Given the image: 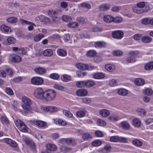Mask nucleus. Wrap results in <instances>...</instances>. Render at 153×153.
Instances as JSON below:
<instances>
[{"label": "nucleus", "mask_w": 153, "mask_h": 153, "mask_svg": "<svg viewBox=\"0 0 153 153\" xmlns=\"http://www.w3.org/2000/svg\"><path fill=\"white\" fill-rule=\"evenodd\" d=\"M26 143L30 146L31 150L36 153V147L35 143L32 140L28 138H26L25 139Z\"/></svg>", "instance_id": "obj_7"}, {"label": "nucleus", "mask_w": 153, "mask_h": 153, "mask_svg": "<svg viewBox=\"0 0 153 153\" xmlns=\"http://www.w3.org/2000/svg\"><path fill=\"white\" fill-rule=\"evenodd\" d=\"M105 68L108 71L112 72L114 71L115 67V66L113 64H108L105 65Z\"/></svg>", "instance_id": "obj_20"}, {"label": "nucleus", "mask_w": 153, "mask_h": 153, "mask_svg": "<svg viewBox=\"0 0 153 153\" xmlns=\"http://www.w3.org/2000/svg\"><path fill=\"white\" fill-rule=\"evenodd\" d=\"M22 101L24 104H26L28 105H30L32 103V102L30 99L26 97H22Z\"/></svg>", "instance_id": "obj_25"}, {"label": "nucleus", "mask_w": 153, "mask_h": 153, "mask_svg": "<svg viewBox=\"0 0 153 153\" xmlns=\"http://www.w3.org/2000/svg\"><path fill=\"white\" fill-rule=\"evenodd\" d=\"M31 83L35 85H40L43 82V80L42 78L39 77H34L31 79Z\"/></svg>", "instance_id": "obj_6"}, {"label": "nucleus", "mask_w": 153, "mask_h": 153, "mask_svg": "<svg viewBox=\"0 0 153 153\" xmlns=\"http://www.w3.org/2000/svg\"><path fill=\"white\" fill-rule=\"evenodd\" d=\"M117 93L120 95L125 96L128 94V91L125 89L120 88L118 90Z\"/></svg>", "instance_id": "obj_29"}, {"label": "nucleus", "mask_w": 153, "mask_h": 153, "mask_svg": "<svg viewBox=\"0 0 153 153\" xmlns=\"http://www.w3.org/2000/svg\"><path fill=\"white\" fill-rule=\"evenodd\" d=\"M0 121L3 124L7 125L9 123V121L6 116H2L0 119Z\"/></svg>", "instance_id": "obj_41"}, {"label": "nucleus", "mask_w": 153, "mask_h": 153, "mask_svg": "<svg viewBox=\"0 0 153 153\" xmlns=\"http://www.w3.org/2000/svg\"><path fill=\"white\" fill-rule=\"evenodd\" d=\"M143 93L146 95L150 96L153 94V92L151 89L146 88L143 91Z\"/></svg>", "instance_id": "obj_50"}, {"label": "nucleus", "mask_w": 153, "mask_h": 153, "mask_svg": "<svg viewBox=\"0 0 153 153\" xmlns=\"http://www.w3.org/2000/svg\"><path fill=\"white\" fill-rule=\"evenodd\" d=\"M139 52L138 51H132L129 53L130 55L126 59V61L129 63L135 62L136 60L134 57L136 56L139 54Z\"/></svg>", "instance_id": "obj_2"}, {"label": "nucleus", "mask_w": 153, "mask_h": 153, "mask_svg": "<svg viewBox=\"0 0 153 153\" xmlns=\"http://www.w3.org/2000/svg\"><path fill=\"white\" fill-rule=\"evenodd\" d=\"M112 35L114 38L120 39L123 37V33L120 30H116L112 33Z\"/></svg>", "instance_id": "obj_8"}, {"label": "nucleus", "mask_w": 153, "mask_h": 153, "mask_svg": "<svg viewBox=\"0 0 153 153\" xmlns=\"http://www.w3.org/2000/svg\"><path fill=\"white\" fill-rule=\"evenodd\" d=\"M109 85L111 87H114L117 86L118 85V82L116 79H111L109 81Z\"/></svg>", "instance_id": "obj_44"}, {"label": "nucleus", "mask_w": 153, "mask_h": 153, "mask_svg": "<svg viewBox=\"0 0 153 153\" xmlns=\"http://www.w3.org/2000/svg\"><path fill=\"white\" fill-rule=\"evenodd\" d=\"M145 68L147 70L153 69V62H152L146 64L145 66Z\"/></svg>", "instance_id": "obj_45"}, {"label": "nucleus", "mask_w": 153, "mask_h": 153, "mask_svg": "<svg viewBox=\"0 0 153 153\" xmlns=\"http://www.w3.org/2000/svg\"><path fill=\"white\" fill-rule=\"evenodd\" d=\"M119 119V116L114 114H113L112 115H111L108 117V119L112 122L117 121Z\"/></svg>", "instance_id": "obj_19"}, {"label": "nucleus", "mask_w": 153, "mask_h": 153, "mask_svg": "<svg viewBox=\"0 0 153 153\" xmlns=\"http://www.w3.org/2000/svg\"><path fill=\"white\" fill-rule=\"evenodd\" d=\"M102 144V142L100 140H97L93 141L92 143V145L94 146H98Z\"/></svg>", "instance_id": "obj_54"}, {"label": "nucleus", "mask_w": 153, "mask_h": 153, "mask_svg": "<svg viewBox=\"0 0 153 153\" xmlns=\"http://www.w3.org/2000/svg\"><path fill=\"white\" fill-rule=\"evenodd\" d=\"M133 11L137 13H142L146 12L148 10L147 7H145V8H143L136 6L132 8Z\"/></svg>", "instance_id": "obj_10"}, {"label": "nucleus", "mask_w": 153, "mask_h": 153, "mask_svg": "<svg viewBox=\"0 0 153 153\" xmlns=\"http://www.w3.org/2000/svg\"><path fill=\"white\" fill-rule=\"evenodd\" d=\"M56 93L52 89H49L45 91L44 99L48 101H51L55 99Z\"/></svg>", "instance_id": "obj_1"}, {"label": "nucleus", "mask_w": 153, "mask_h": 153, "mask_svg": "<svg viewBox=\"0 0 153 153\" xmlns=\"http://www.w3.org/2000/svg\"><path fill=\"white\" fill-rule=\"evenodd\" d=\"M7 21L10 23H14L18 21L17 18L15 17H10L7 19Z\"/></svg>", "instance_id": "obj_49"}, {"label": "nucleus", "mask_w": 153, "mask_h": 153, "mask_svg": "<svg viewBox=\"0 0 153 153\" xmlns=\"http://www.w3.org/2000/svg\"><path fill=\"white\" fill-rule=\"evenodd\" d=\"M9 60L12 62H19L22 60L21 57L16 54L10 55L9 58Z\"/></svg>", "instance_id": "obj_5"}, {"label": "nucleus", "mask_w": 153, "mask_h": 153, "mask_svg": "<svg viewBox=\"0 0 153 153\" xmlns=\"http://www.w3.org/2000/svg\"><path fill=\"white\" fill-rule=\"evenodd\" d=\"M48 15L52 18V20L54 21L58 20L59 18L56 15V13L55 10H50L48 11Z\"/></svg>", "instance_id": "obj_11"}, {"label": "nucleus", "mask_w": 153, "mask_h": 153, "mask_svg": "<svg viewBox=\"0 0 153 153\" xmlns=\"http://www.w3.org/2000/svg\"><path fill=\"white\" fill-rule=\"evenodd\" d=\"M141 123L140 121L137 118L133 119L132 121V125L137 127H139L140 126Z\"/></svg>", "instance_id": "obj_26"}, {"label": "nucleus", "mask_w": 153, "mask_h": 153, "mask_svg": "<svg viewBox=\"0 0 153 153\" xmlns=\"http://www.w3.org/2000/svg\"><path fill=\"white\" fill-rule=\"evenodd\" d=\"M134 82L135 84L137 85L141 86L144 84L145 81L143 79L137 78L135 80Z\"/></svg>", "instance_id": "obj_33"}, {"label": "nucleus", "mask_w": 153, "mask_h": 153, "mask_svg": "<svg viewBox=\"0 0 153 153\" xmlns=\"http://www.w3.org/2000/svg\"><path fill=\"white\" fill-rule=\"evenodd\" d=\"M67 144L70 145H74L75 143L74 140L72 138H68L67 139H63Z\"/></svg>", "instance_id": "obj_38"}, {"label": "nucleus", "mask_w": 153, "mask_h": 153, "mask_svg": "<svg viewBox=\"0 0 153 153\" xmlns=\"http://www.w3.org/2000/svg\"><path fill=\"white\" fill-rule=\"evenodd\" d=\"M82 110L77 111L76 113V116L77 117H82L85 116L86 114L85 110L82 109Z\"/></svg>", "instance_id": "obj_24"}, {"label": "nucleus", "mask_w": 153, "mask_h": 153, "mask_svg": "<svg viewBox=\"0 0 153 153\" xmlns=\"http://www.w3.org/2000/svg\"><path fill=\"white\" fill-rule=\"evenodd\" d=\"M103 19L105 22L110 23L113 22V17L111 16L106 15L104 17Z\"/></svg>", "instance_id": "obj_37"}, {"label": "nucleus", "mask_w": 153, "mask_h": 153, "mask_svg": "<svg viewBox=\"0 0 153 153\" xmlns=\"http://www.w3.org/2000/svg\"><path fill=\"white\" fill-rule=\"evenodd\" d=\"M43 54L44 56H51L53 55V52L51 49H47L44 51Z\"/></svg>", "instance_id": "obj_32"}, {"label": "nucleus", "mask_w": 153, "mask_h": 153, "mask_svg": "<svg viewBox=\"0 0 153 153\" xmlns=\"http://www.w3.org/2000/svg\"><path fill=\"white\" fill-rule=\"evenodd\" d=\"M138 113L141 116H143L146 114V111L144 109L142 108H138L137 109Z\"/></svg>", "instance_id": "obj_52"}, {"label": "nucleus", "mask_w": 153, "mask_h": 153, "mask_svg": "<svg viewBox=\"0 0 153 153\" xmlns=\"http://www.w3.org/2000/svg\"><path fill=\"white\" fill-rule=\"evenodd\" d=\"M76 67L77 68L81 70H87V65L82 63H78L76 64Z\"/></svg>", "instance_id": "obj_31"}, {"label": "nucleus", "mask_w": 153, "mask_h": 153, "mask_svg": "<svg viewBox=\"0 0 153 153\" xmlns=\"http://www.w3.org/2000/svg\"><path fill=\"white\" fill-rule=\"evenodd\" d=\"M82 138L85 140H87L92 138V134L88 132H84L82 134Z\"/></svg>", "instance_id": "obj_14"}, {"label": "nucleus", "mask_w": 153, "mask_h": 153, "mask_svg": "<svg viewBox=\"0 0 153 153\" xmlns=\"http://www.w3.org/2000/svg\"><path fill=\"white\" fill-rule=\"evenodd\" d=\"M67 26L71 28H76L78 26L77 23L75 22H71L67 24Z\"/></svg>", "instance_id": "obj_57"}, {"label": "nucleus", "mask_w": 153, "mask_h": 153, "mask_svg": "<svg viewBox=\"0 0 153 153\" xmlns=\"http://www.w3.org/2000/svg\"><path fill=\"white\" fill-rule=\"evenodd\" d=\"M57 54L61 56H64L66 55L67 52L64 50L62 49H59L57 51Z\"/></svg>", "instance_id": "obj_40"}, {"label": "nucleus", "mask_w": 153, "mask_h": 153, "mask_svg": "<svg viewBox=\"0 0 153 153\" xmlns=\"http://www.w3.org/2000/svg\"><path fill=\"white\" fill-rule=\"evenodd\" d=\"M45 94V91L41 88H36L35 91L34 95L36 98L42 99L44 98V96Z\"/></svg>", "instance_id": "obj_4"}, {"label": "nucleus", "mask_w": 153, "mask_h": 153, "mask_svg": "<svg viewBox=\"0 0 153 153\" xmlns=\"http://www.w3.org/2000/svg\"><path fill=\"white\" fill-rule=\"evenodd\" d=\"M16 42V40L13 37L10 36L7 40H4L3 42V44L6 45H9L10 44H13Z\"/></svg>", "instance_id": "obj_12"}, {"label": "nucleus", "mask_w": 153, "mask_h": 153, "mask_svg": "<svg viewBox=\"0 0 153 153\" xmlns=\"http://www.w3.org/2000/svg\"><path fill=\"white\" fill-rule=\"evenodd\" d=\"M41 109L42 111L51 113L56 112L58 111V108L56 107L52 106L42 107Z\"/></svg>", "instance_id": "obj_3"}, {"label": "nucleus", "mask_w": 153, "mask_h": 153, "mask_svg": "<svg viewBox=\"0 0 153 153\" xmlns=\"http://www.w3.org/2000/svg\"><path fill=\"white\" fill-rule=\"evenodd\" d=\"M44 36V35L42 34H39L35 36L34 37V40L35 42L40 41L41 39Z\"/></svg>", "instance_id": "obj_47"}, {"label": "nucleus", "mask_w": 153, "mask_h": 153, "mask_svg": "<svg viewBox=\"0 0 153 153\" xmlns=\"http://www.w3.org/2000/svg\"><path fill=\"white\" fill-rule=\"evenodd\" d=\"M12 50L13 51H17V53L20 55L25 54L26 52L23 48H19L18 47H13Z\"/></svg>", "instance_id": "obj_17"}, {"label": "nucleus", "mask_w": 153, "mask_h": 153, "mask_svg": "<svg viewBox=\"0 0 153 153\" xmlns=\"http://www.w3.org/2000/svg\"><path fill=\"white\" fill-rule=\"evenodd\" d=\"M150 19L148 18H145L142 20V22L144 25H149L150 24Z\"/></svg>", "instance_id": "obj_58"}, {"label": "nucleus", "mask_w": 153, "mask_h": 153, "mask_svg": "<svg viewBox=\"0 0 153 153\" xmlns=\"http://www.w3.org/2000/svg\"><path fill=\"white\" fill-rule=\"evenodd\" d=\"M98 125L100 126H104L106 125L105 122L103 120L101 119H98L97 121Z\"/></svg>", "instance_id": "obj_62"}, {"label": "nucleus", "mask_w": 153, "mask_h": 153, "mask_svg": "<svg viewBox=\"0 0 153 153\" xmlns=\"http://www.w3.org/2000/svg\"><path fill=\"white\" fill-rule=\"evenodd\" d=\"M121 125L124 129L126 130L128 129L130 127V125L127 121H123L121 122Z\"/></svg>", "instance_id": "obj_28"}, {"label": "nucleus", "mask_w": 153, "mask_h": 153, "mask_svg": "<svg viewBox=\"0 0 153 153\" xmlns=\"http://www.w3.org/2000/svg\"><path fill=\"white\" fill-rule=\"evenodd\" d=\"M21 22L22 24H25L28 25H31L29 26L28 27V29L29 30H31L33 29V27L32 25H34L33 23L29 21L24 20L22 19L21 20Z\"/></svg>", "instance_id": "obj_23"}, {"label": "nucleus", "mask_w": 153, "mask_h": 153, "mask_svg": "<svg viewBox=\"0 0 153 153\" xmlns=\"http://www.w3.org/2000/svg\"><path fill=\"white\" fill-rule=\"evenodd\" d=\"M30 106V105H28L25 104L23 105L22 106L23 108L24 109V110L23 111L21 110V112L24 115H26L27 114V111L29 110Z\"/></svg>", "instance_id": "obj_27"}, {"label": "nucleus", "mask_w": 153, "mask_h": 153, "mask_svg": "<svg viewBox=\"0 0 153 153\" xmlns=\"http://www.w3.org/2000/svg\"><path fill=\"white\" fill-rule=\"evenodd\" d=\"M93 78L97 79H101L104 78L105 75L102 73H99L94 74Z\"/></svg>", "instance_id": "obj_36"}, {"label": "nucleus", "mask_w": 153, "mask_h": 153, "mask_svg": "<svg viewBox=\"0 0 153 153\" xmlns=\"http://www.w3.org/2000/svg\"><path fill=\"white\" fill-rule=\"evenodd\" d=\"M87 54L88 56L94 57L96 55V52L94 50H91L87 52Z\"/></svg>", "instance_id": "obj_51"}, {"label": "nucleus", "mask_w": 153, "mask_h": 153, "mask_svg": "<svg viewBox=\"0 0 153 153\" xmlns=\"http://www.w3.org/2000/svg\"><path fill=\"white\" fill-rule=\"evenodd\" d=\"M39 18V20L41 22H43L45 24H47L50 22V20L49 19L44 16L40 15L38 17Z\"/></svg>", "instance_id": "obj_16"}, {"label": "nucleus", "mask_w": 153, "mask_h": 153, "mask_svg": "<svg viewBox=\"0 0 153 153\" xmlns=\"http://www.w3.org/2000/svg\"><path fill=\"white\" fill-rule=\"evenodd\" d=\"M110 141L113 142H119V137L117 136H113L111 137Z\"/></svg>", "instance_id": "obj_59"}, {"label": "nucleus", "mask_w": 153, "mask_h": 153, "mask_svg": "<svg viewBox=\"0 0 153 153\" xmlns=\"http://www.w3.org/2000/svg\"><path fill=\"white\" fill-rule=\"evenodd\" d=\"M132 143L136 146L140 147L143 145L142 142L138 139H134L132 141Z\"/></svg>", "instance_id": "obj_35"}, {"label": "nucleus", "mask_w": 153, "mask_h": 153, "mask_svg": "<svg viewBox=\"0 0 153 153\" xmlns=\"http://www.w3.org/2000/svg\"><path fill=\"white\" fill-rule=\"evenodd\" d=\"M53 87L55 89L61 91H63L65 88L64 87L59 84H55Z\"/></svg>", "instance_id": "obj_63"}, {"label": "nucleus", "mask_w": 153, "mask_h": 153, "mask_svg": "<svg viewBox=\"0 0 153 153\" xmlns=\"http://www.w3.org/2000/svg\"><path fill=\"white\" fill-rule=\"evenodd\" d=\"M106 45V43L104 42L98 41L96 42L94 44V46L96 48L104 47Z\"/></svg>", "instance_id": "obj_21"}, {"label": "nucleus", "mask_w": 153, "mask_h": 153, "mask_svg": "<svg viewBox=\"0 0 153 153\" xmlns=\"http://www.w3.org/2000/svg\"><path fill=\"white\" fill-rule=\"evenodd\" d=\"M35 123L36 125L39 127L45 126L46 125L45 122L40 120L36 121Z\"/></svg>", "instance_id": "obj_53"}, {"label": "nucleus", "mask_w": 153, "mask_h": 153, "mask_svg": "<svg viewBox=\"0 0 153 153\" xmlns=\"http://www.w3.org/2000/svg\"><path fill=\"white\" fill-rule=\"evenodd\" d=\"M61 79L63 81L68 82L71 80V77L69 75L64 74L61 76Z\"/></svg>", "instance_id": "obj_42"}, {"label": "nucleus", "mask_w": 153, "mask_h": 153, "mask_svg": "<svg viewBox=\"0 0 153 153\" xmlns=\"http://www.w3.org/2000/svg\"><path fill=\"white\" fill-rule=\"evenodd\" d=\"M110 5L107 4H104L99 6V8L100 10L105 11L108 10L109 9Z\"/></svg>", "instance_id": "obj_30"}, {"label": "nucleus", "mask_w": 153, "mask_h": 153, "mask_svg": "<svg viewBox=\"0 0 153 153\" xmlns=\"http://www.w3.org/2000/svg\"><path fill=\"white\" fill-rule=\"evenodd\" d=\"M85 81H78L76 82V86L78 88H83L85 86Z\"/></svg>", "instance_id": "obj_43"}, {"label": "nucleus", "mask_w": 153, "mask_h": 153, "mask_svg": "<svg viewBox=\"0 0 153 153\" xmlns=\"http://www.w3.org/2000/svg\"><path fill=\"white\" fill-rule=\"evenodd\" d=\"M4 140L6 143L10 145L12 147L16 148L17 146V144L16 142L10 139L6 138Z\"/></svg>", "instance_id": "obj_13"}, {"label": "nucleus", "mask_w": 153, "mask_h": 153, "mask_svg": "<svg viewBox=\"0 0 153 153\" xmlns=\"http://www.w3.org/2000/svg\"><path fill=\"white\" fill-rule=\"evenodd\" d=\"M15 124L18 128L20 126L24 123L22 122L19 119H16L15 121Z\"/></svg>", "instance_id": "obj_61"}, {"label": "nucleus", "mask_w": 153, "mask_h": 153, "mask_svg": "<svg viewBox=\"0 0 153 153\" xmlns=\"http://www.w3.org/2000/svg\"><path fill=\"white\" fill-rule=\"evenodd\" d=\"M152 38L148 36H143L142 38V41L144 43H147L150 42L152 40Z\"/></svg>", "instance_id": "obj_46"}, {"label": "nucleus", "mask_w": 153, "mask_h": 153, "mask_svg": "<svg viewBox=\"0 0 153 153\" xmlns=\"http://www.w3.org/2000/svg\"><path fill=\"white\" fill-rule=\"evenodd\" d=\"M87 93V91L84 89H79L76 91V94L77 95L81 97L85 96Z\"/></svg>", "instance_id": "obj_15"}, {"label": "nucleus", "mask_w": 153, "mask_h": 153, "mask_svg": "<svg viewBox=\"0 0 153 153\" xmlns=\"http://www.w3.org/2000/svg\"><path fill=\"white\" fill-rule=\"evenodd\" d=\"M18 129L21 131L26 132L27 131V127L23 123L22 125L20 126L19 128Z\"/></svg>", "instance_id": "obj_48"}, {"label": "nucleus", "mask_w": 153, "mask_h": 153, "mask_svg": "<svg viewBox=\"0 0 153 153\" xmlns=\"http://www.w3.org/2000/svg\"><path fill=\"white\" fill-rule=\"evenodd\" d=\"M62 19L63 20L66 22H68L71 21V17L68 15H64L62 16Z\"/></svg>", "instance_id": "obj_55"}, {"label": "nucleus", "mask_w": 153, "mask_h": 153, "mask_svg": "<svg viewBox=\"0 0 153 153\" xmlns=\"http://www.w3.org/2000/svg\"><path fill=\"white\" fill-rule=\"evenodd\" d=\"M35 72L39 74H42L45 72V69L42 67H38L36 68L35 69Z\"/></svg>", "instance_id": "obj_34"}, {"label": "nucleus", "mask_w": 153, "mask_h": 153, "mask_svg": "<svg viewBox=\"0 0 153 153\" xmlns=\"http://www.w3.org/2000/svg\"><path fill=\"white\" fill-rule=\"evenodd\" d=\"M85 86L87 87H91L96 85L95 82L93 81L88 80L85 81Z\"/></svg>", "instance_id": "obj_39"}, {"label": "nucleus", "mask_w": 153, "mask_h": 153, "mask_svg": "<svg viewBox=\"0 0 153 153\" xmlns=\"http://www.w3.org/2000/svg\"><path fill=\"white\" fill-rule=\"evenodd\" d=\"M63 113L66 117H71L72 116V114L70 111L68 110H63Z\"/></svg>", "instance_id": "obj_60"}, {"label": "nucleus", "mask_w": 153, "mask_h": 153, "mask_svg": "<svg viewBox=\"0 0 153 153\" xmlns=\"http://www.w3.org/2000/svg\"><path fill=\"white\" fill-rule=\"evenodd\" d=\"M1 29L3 32L5 33H8L9 32H10L11 31L10 27L5 25L1 26Z\"/></svg>", "instance_id": "obj_18"}, {"label": "nucleus", "mask_w": 153, "mask_h": 153, "mask_svg": "<svg viewBox=\"0 0 153 153\" xmlns=\"http://www.w3.org/2000/svg\"><path fill=\"white\" fill-rule=\"evenodd\" d=\"M100 114L103 117H106L109 115L110 112L109 111L106 109L101 110L100 112Z\"/></svg>", "instance_id": "obj_22"}, {"label": "nucleus", "mask_w": 153, "mask_h": 153, "mask_svg": "<svg viewBox=\"0 0 153 153\" xmlns=\"http://www.w3.org/2000/svg\"><path fill=\"white\" fill-rule=\"evenodd\" d=\"M46 152L47 153H50L51 151H55L57 150L56 146L52 143H48L46 145Z\"/></svg>", "instance_id": "obj_9"}, {"label": "nucleus", "mask_w": 153, "mask_h": 153, "mask_svg": "<svg viewBox=\"0 0 153 153\" xmlns=\"http://www.w3.org/2000/svg\"><path fill=\"white\" fill-rule=\"evenodd\" d=\"M136 6L143 8L147 7H146L145 2L144 1H140L137 3L136 4Z\"/></svg>", "instance_id": "obj_56"}, {"label": "nucleus", "mask_w": 153, "mask_h": 153, "mask_svg": "<svg viewBox=\"0 0 153 153\" xmlns=\"http://www.w3.org/2000/svg\"><path fill=\"white\" fill-rule=\"evenodd\" d=\"M123 21L122 18L119 16L115 17L114 18H113V22L116 23H119Z\"/></svg>", "instance_id": "obj_64"}]
</instances>
